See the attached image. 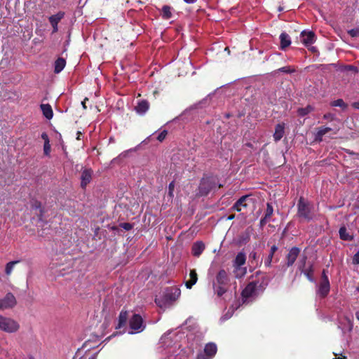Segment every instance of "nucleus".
Masks as SVG:
<instances>
[{"mask_svg":"<svg viewBox=\"0 0 359 359\" xmlns=\"http://www.w3.org/2000/svg\"><path fill=\"white\" fill-rule=\"evenodd\" d=\"M181 290L178 287H167L155 299L156 304L161 309L170 307L180 297Z\"/></svg>","mask_w":359,"mask_h":359,"instance_id":"f257e3e1","label":"nucleus"},{"mask_svg":"<svg viewBox=\"0 0 359 359\" xmlns=\"http://www.w3.org/2000/svg\"><path fill=\"white\" fill-rule=\"evenodd\" d=\"M20 324L15 320L0 315V330L14 333L19 330Z\"/></svg>","mask_w":359,"mask_h":359,"instance_id":"f03ea898","label":"nucleus"},{"mask_svg":"<svg viewBox=\"0 0 359 359\" xmlns=\"http://www.w3.org/2000/svg\"><path fill=\"white\" fill-rule=\"evenodd\" d=\"M217 180L215 177H208L203 178L198 187V194L201 196L208 195L212 190L216 188Z\"/></svg>","mask_w":359,"mask_h":359,"instance_id":"7ed1b4c3","label":"nucleus"},{"mask_svg":"<svg viewBox=\"0 0 359 359\" xmlns=\"http://www.w3.org/2000/svg\"><path fill=\"white\" fill-rule=\"evenodd\" d=\"M258 283L251 282L242 292V298L243 302H248L253 299L258 294Z\"/></svg>","mask_w":359,"mask_h":359,"instance_id":"20e7f679","label":"nucleus"},{"mask_svg":"<svg viewBox=\"0 0 359 359\" xmlns=\"http://www.w3.org/2000/svg\"><path fill=\"white\" fill-rule=\"evenodd\" d=\"M130 327L132 330L130 334L139 333L145 328L142 318L138 314H134L130 320Z\"/></svg>","mask_w":359,"mask_h":359,"instance_id":"39448f33","label":"nucleus"},{"mask_svg":"<svg viewBox=\"0 0 359 359\" xmlns=\"http://www.w3.org/2000/svg\"><path fill=\"white\" fill-rule=\"evenodd\" d=\"M245 260L246 257L243 252H239L236 255L233 262V266L235 267L234 273L236 274V277H241L245 273L246 269L245 268H241V266L245 263Z\"/></svg>","mask_w":359,"mask_h":359,"instance_id":"423d86ee","label":"nucleus"},{"mask_svg":"<svg viewBox=\"0 0 359 359\" xmlns=\"http://www.w3.org/2000/svg\"><path fill=\"white\" fill-rule=\"evenodd\" d=\"M298 215L299 217L310 220L313 218V214L311 211V208L303 198H300L298 203Z\"/></svg>","mask_w":359,"mask_h":359,"instance_id":"0eeeda50","label":"nucleus"},{"mask_svg":"<svg viewBox=\"0 0 359 359\" xmlns=\"http://www.w3.org/2000/svg\"><path fill=\"white\" fill-rule=\"evenodd\" d=\"M306 257H304L299 262V269L303 273L310 281H313V268L312 265L306 266Z\"/></svg>","mask_w":359,"mask_h":359,"instance_id":"6e6552de","label":"nucleus"},{"mask_svg":"<svg viewBox=\"0 0 359 359\" xmlns=\"http://www.w3.org/2000/svg\"><path fill=\"white\" fill-rule=\"evenodd\" d=\"M300 252V249L297 247L292 248L286 256V265L291 266L295 262Z\"/></svg>","mask_w":359,"mask_h":359,"instance_id":"1a4fd4ad","label":"nucleus"},{"mask_svg":"<svg viewBox=\"0 0 359 359\" xmlns=\"http://www.w3.org/2000/svg\"><path fill=\"white\" fill-rule=\"evenodd\" d=\"M301 41L306 46L313 44L316 39V35L313 32L303 31L301 33Z\"/></svg>","mask_w":359,"mask_h":359,"instance_id":"9d476101","label":"nucleus"},{"mask_svg":"<svg viewBox=\"0 0 359 359\" xmlns=\"http://www.w3.org/2000/svg\"><path fill=\"white\" fill-rule=\"evenodd\" d=\"M1 299V304H3L4 310L13 308L16 304V299L14 295L11 293H8L4 299Z\"/></svg>","mask_w":359,"mask_h":359,"instance_id":"9b49d317","label":"nucleus"},{"mask_svg":"<svg viewBox=\"0 0 359 359\" xmlns=\"http://www.w3.org/2000/svg\"><path fill=\"white\" fill-rule=\"evenodd\" d=\"M65 13L63 12H58L55 15L49 17L48 20L53 27V33L58 31L57 24L64 18Z\"/></svg>","mask_w":359,"mask_h":359,"instance_id":"f8f14e48","label":"nucleus"},{"mask_svg":"<svg viewBox=\"0 0 359 359\" xmlns=\"http://www.w3.org/2000/svg\"><path fill=\"white\" fill-rule=\"evenodd\" d=\"M330 292V282L327 277H325L323 280H322L318 290V293L323 297L327 295Z\"/></svg>","mask_w":359,"mask_h":359,"instance_id":"ddd939ff","label":"nucleus"},{"mask_svg":"<svg viewBox=\"0 0 359 359\" xmlns=\"http://www.w3.org/2000/svg\"><path fill=\"white\" fill-rule=\"evenodd\" d=\"M93 171L90 169H84L81 174V187L85 188L92 179Z\"/></svg>","mask_w":359,"mask_h":359,"instance_id":"4468645a","label":"nucleus"},{"mask_svg":"<svg viewBox=\"0 0 359 359\" xmlns=\"http://www.w3.org/2000/svg\"><path fill=\"white\" fill-rule=\"evenodd\" d=\"M217 348L215 344L208 343L204 348V353L207 356L206 359L212 358L217 353Z\"/></svg>","mask_w":359,"mask_h":359,"instance_id":"2eb2a0df","label":"nucleus"},{"mask_svg":"<svg viewBox=\"0 0 359 359\" xmlns=\"http://www.w3.org/2000/svg\"><path fill=\"white\" fill-rule=\"evenodd\" d=\"M285 133V124L279 123L276 125L275 128V132L273 133V139L276 142L280 140Z\"/></svg>","mask_w":359,"mask_h":359,"instance_id":"dca6fc26","label":"nucleus"},{"mask_svg":"<svg viewBox=\"0 0 359 359\" xmlns=\"http://www.w3.org/2000/svg\"><path fill=\"white\" fill-rule=\"evenodd\" d=\"M149 104L146 100H142L137 103L135 109L136 112L140 115L144 114L149 109Z\"/></svg>","mask_w":359,"mask_h":359,"instance_id":"f3484780","label":"nucleus"},{"mask_svg":"<svg viewBox=\"0 0 359 359\" xmlns=\"http://www.w3.org/2000/svg\"><path fill=\"white\" fill-rule=\"evenodd\" d=\"M189 277L190 279L185 282V285L187 289H191L198 280V276L196 270L192 269L190 271Z\"/></svg>","mask_w":359,"mask_h":359,"instance_id":"a211bd4d","label":"nucleus"},{"mask_svg":"<svg viewBox=\"0 0 359 359\" xmlns=\"http://www.w3.org/2000/svg\"><path fill=\"white\" fill-rule=\"evenodd\" d=\"M41 109L43 112V116L48 120L51 119L53 116L52 107L48 104H41Z\"/></svg>","mask_w":359,"mask_h":359,"instance_id":"6ab92c4d","label":"nucleus"},{"mask_svg":"<svg viewBox=\"0 0 359 359\" xmlns=\"http://www.w3.org/2000/svg\"><path fill=\"white\" fill-rule=\"evenodd\" d=\"M66 65V61L62 57L57 58L54 64V72L55 74L61 72Z\"/></svg>","mask_w":359,"mask_h":359,"instance_id":"aec40b11","label":"nucleus"},{"mask_svg":"<svg viewBox=\"0 0 359 359\" xmlns=\"http://www.w3.org/2000/svg\"><path fill=\"white\" fill-rule=\"evenodd\" d=\"M205 249V245L202 242H196L192 246V254L198 257L203 252Z\"/></svg>","mask_w":359,"mask_h":359,"instance_id":"412c9836","label":"nucleus"},{"mask_svg":"<svg viewBox=\"0 0 359 359\" xmlns=\"http://www.w3.org/2000/svg\"><path fill=\"white\" fill-rule=\"evenodd\" d=\"M216 280L219 285L226 284L228 282L227 273L223 269L220 270L216 276Z\"/></svg>","mask_w":359,"mask_h":359,"instance_id":"4be33fe9","label":"nucleus"},{"mask_svg":"<svg viewBox=\"0 0 359 359\" xmlns=\"http://www.w3.org/2000/svg\"><path fill=\"white\" fill-rule=\"evenodd\" d=\"M280 48L282 49H285V48L288 47L290 43V38L288 34L286 33H282L280 35Z\"/></svg>","mask_w":359,"mask_h":359,"instance_id":"5701e85b","label":"nucleus"},{"mask_svg":"<svg viewBox=\"0 0 359 359\" xmlns=\"http://www.w3.org/2000/svg\"><path fill=\"white\" fill-rule=\"evenodd\" d=\"M332 128L330 127H320L318 129L316 135V140L320 142L323 140V137L328 132L331 131Z\"/></svg>","mask_w":359,"mask_h":359,"instance_id":"b1692460","label":"nucleus"},{"mask_svg":"<svg viewBox=\"0 0 359 359\" xmlns=\"http://www.w3.org/2000/svg\"><path fill=\"white\" fill-rule=\"evenodd\" d=\"M248 198V196H243L240 198L237 202L232 207L233 210H236L238 212L241 210V206L245 207L246 204L245 203L246 199Z\"/></svg>","mask_w":359,"mask_h":359,"instance_id":"393cba45","label":"nucleus"},{"mask_svg":"<svg viewBox=\"0 0 359 359\" xmlns=\"http://www.w3.org/2000/svg\"><path fill=\"white\" fill-rule=\"evenodd\" d=\"M128 319V313L127 311H121L118 316V324L116 328H121L123 327Z\"/></svg>","mask_w":359,"mask_h":359,"instance_id":"a878e982","label":"nucleus"},{"mask_svg":"<svg viewBox=\"0 0 359 359\" xmlns=\"http://www.w3.org/2000/svg\"><path fill=\"white\" fill-rule=\"evenodd\" d=\"M273 209L272 205L270 203H267L266 205V210L265 213L264 217L261 220V224H264L266 222L267 219L271 217V216L273 215Z\"/></svg>","mask_w":359,"mask_h":359,"instance_id":"bb28decb","label":"nucleus"},{"mask_svg":"<svg viewBox=\"0 0 359 359\" xmlns=\"http://www.w3.org/2000/svg\"><path fill=\"white\" fill-rule=\"evenodd\" d=\"M278 250V248L276 246V245H273L271 248V250H270V253L268 256V257L266 259L265 262H264V264L266 266H271V262H272V259H273V255L274 253L276 252V251Z\"/></svg>","mask_w":359,"mask_h":359,"instance_id":"cd10ccee","label":"nucleus"},{"mask_svg":"<svg viewBox=\"0 0 359 359\" xmlns=\"http://www.w3.org/2000/svg\"><path fill=\"white\" fill-rule=\"evenodd\" d=\"M162 17L168 20L172 17V8L169 6H163L162 8Z\"/></svg>","mask_w":359,"mask_h":359,"instance_id":"c85d7f7f","label":"nucleus"},{"mask_svg":"<svg viewBox=\"0 0 359 359\" xmlns=\"http://www.w3.org/2000/svg\"><path fill=\"white\" fill-rule=\"evenodd\" d=\"M339 236L342 240L349 241L351 240V236L347 232L346 227L343 226L339 229Z\"/></svg>","mask_w":359,"mask_h":359,"instance_id":"c756f323","label":"nucleus"},{"mask_svg":"<svg viewBox=\"0 0 359 359\" xmlns=\"http://www.w3.org/2000/svg\"><path fill=\"white\" fill-rule=\"evenodd\" d=\"M313 110V108L311 106L309 105L305 108L299 109L298 114L299 116H304L308 114L309 113H310L311 111H312Z\"/></svg>","mask_w":359,"mask_h":359,"instance_id":"7c9ffc66","label":"nucleus"},{"mask_svg":"<svg viewBox=\"0 0 359 359\" xmlns=\"http://www.w3.org/2000/svg\"><path fill=\"white\" fill-rule=\"evenodd\" d=\"M331 105L333 107H339L342 109H345L347 107L346 104L341 99H338L332 102Z\"/></svg>","mask_w":359,"mask_h":359,"instance_id":"2f4dec72","label":"nucleus"},{"mask_svg":"<svg viewBox=\"0 0 359 359\" xmlns=\"http://www.w3.org/2000/svg\"><path fill=\"white\" fill-rule=\"evenodd\" d=\"M19 261H12L8 262L6 266V273L7 275H10L13 271L14 266Z\"/></svg>","mask_w":359,"mask_h":359,"instance_id":"473e14b6","label":"nucleus"},{"mask_svg":"<svg viewBox=\"0 0 359 359\" xmlns=\"http://www.w3.org/2000/svg\"><path fill=\"white\" fill-rule=\"evenodd\" d=\"M174 189H175V182H174V181H172L168 185V196L170 198H173V196H174Z\"/></svg>","mask_w":359,"mask_h":359,"instance_id":"72a5a7b5","label":"nucleus"},{"mask_svg":"<svg viewBox=\"0 0 359 359\" xmlns=\"http://www.w3.org/2000/svg\"><path fill=\"white\" fill-rule=\"evenodd\" d=\"M222 285H220L218 287H216L215 289V292L218 296H222L226 292V289L224 287H222Z\"/></svg>","mask_w":359,"mask_h":359,"instance_id":"f704fd0d","label":"nucleus"},{"mask_svg":"<svg viewBox=\"0 0 359 359\" xmlns=\"http://www.w3.org/2000/svg\"><path fill=\"white\" fill-rule=\"evenodd\" d=\"M348 33L352 37H356L359 36V27L355 29H352L348 31Z\"/></svg>","mask_w":359,"mask_h":359,"instance_id":"c9c22d12","label":"nucleus"},{"mask_svg":"<svg viewBox=\"0 0 359 359\" xmlns=\"http://www.w3.org/2000/svg\"><path fill=\"white\" fill-rule=\"evenodd\" d=\"M168 134V132L166 130H163V131H161L158 137H157V140L159 141V142H162L165 140L166 135Z\"/></svg>","mask_w":359,"mask_h":359,"instance_id":"e433bc0d","label":"nucleus"},{"mask_svg":"<svg viewBox=\"0 0 359 359\" xmlns=\"http://www.w3.org/2000/svg\"><path fill=\"white\" fill-rule=\"evenodd\" d=\"M44 154L48 156L50 152V142H44L43 145Z\"/></svg>","mask_w":359,"mask_h":359,"instance_id":"4c0bfd02","label":"nucleus"},{"mask_svg":"<svg viewBox=\"0 0 359 359\" xmlns=\"http://www.w3.org/2000/svg\"><path fill=\"white\" fill-rule=\"evenodd\" d=\"M353 263L354 264H359V250L354 255L353 257Z\"/></svg>","mask_w":359,"mask_h":359,"instance_id":"58836bf2","label":"nucleus"},{"mask_svg":"<svg viewBox=\"0 0 359 359\" xmlns=\"http://www.w3.org/2000/svg\"><path fill=\"white\" fill-rule=\"evenodd\" d=\"M323 118L327 120L332 121L334 118V115L330 113H327L323 116Z\"/></svg>","mask_w":359,"mask_h":359,"instance_id":"ea45409f","label":"nucleus"},{"mask_svg":"<svg viewBox=\"0 0 359 359\" xmlns=\"http://www.w3.org/2000/svg\"><path fill=\"white\" fill-rule=\"evenodd\" d=\"M121 226L122 228L127 231H129L132 229V224H130V223H123L121 224Z\"/></svg>","mask_w":359,"mask_h":359,"instance_id":"a19ab883","label":"nucleus"},{"mask_svg":"<svg viewBox=\"0 0 359 359\" xmlns=\"http://www.w3.org/2000/svg\"><path fill=\"white\" fill-rule=\"evenodd\" d=\"M346 319L347 320V329L351 330L353 328L352 319L350 318H346Z\"/></svg>","mask_w":359,"mask_h":359,"instance_id":"79ce46f5","label":"nucleus"},{"mask_svg":"<svg viewBox=\"0 0 359 359\" xmlns=\"http://www.w3.org/2000/svg\"><path fill=\"white\" fill-rule=\"evenodd\" d=\"M41 138L44 140V142H50L48 136L46 133L41 134Z\"/></svg>","mask_w":359,"mask_h":359,"instance_id":"37998d69","label":"nucleus"},{"mask_svg":"<svg viewBox=\"0 0 359 359\" xmlns=\"http://www.w3.org/2000/svg\"><path fill=\"white\" fill-rule=\"evenodd\" d=\"M279 71L280 72H290L291 71L289 69L288 67H282L280 69H279Z\"/></svg>","mask_w":359,"mask_h":359,"instance_id":"c03bdc74","label":"nucleus"},{"mask_svg":"<svg viewBox=\"0 0 359 359\" xmlns=\"http://www.w3.org/2000/svg\"><path fill=\"white\" fill-rule=\"evenodd\" d=\"M352 106L355 108V109H359V102H355L352 104Z\"/></svg>","mask_w":359,"mask_h":359,"instance_id":"a18cd8bd","label":"nucleus"},{"mask_svg":"<svg viewBox=\"0 0 359 359\" xmlns=\"http://www.w3.org/2000/svg\"><path fill=\"white\" fill-rule=\"evenodd\" d=\"M87 100H88V99L85 98L84 100L81 102L83 109H86V101H87Z\"/></svg>","mask_w":359,"mask_h":359,"instance_id":"49530a36","label":"nucleus"},{"mask_svg":"<svg viewBox=\"0 0 359 359\" xmlns=\"http://www.w3.org/2000/svg\"><path fill=\"white\" fill-rule=\"evenodd\" d=\"M186 3L187 4H193L194 3L195 1H196V0H184Z\"/></svg>","mask_w":359,"mask_h":359,"instance_id":"de8ad7c7","label":"nucleus"},{"mask_svg":"<svg viewBox=\"0 0 359 359\" xmlns=\"http://www.w3.org/2000/svg\"><path fill=\"white\" fill-rule=\"evenodd\" d=\"M310 50H311L312 52H316V47H314V46L311 47Z\"/></svg>","mask_w":359,"mask_h":359,"instance_id":"09e8293b","label":"nucleus"},{"mask_svg":"<svg viewBox=\"0 0 359 359\" xmlns=\"http://www.w3.org/2000/svg\"><path fill=\"white\" fill-rule=\"evenodd\" d=\"M355 317H356L357 320L359 321V311H357L355 313Z\"/></svg>","mask_w":359,"mask_h":359,"instance_id":"8fccbe9b","label":"nucleus"},{"mask_svg":"<svg viewBox=\"0 0 359 359\" xmlns=\"http://www.w3.org/2000/svg\"><path fill=\"white\" fill-rule=\"evenodd\" d=\"M325 277H327L325 273V271L323 272V276H322V280H323Z\"/></svg>","mask_w":359,"mask_h":359,"instance_id":"3c124183","label":"nucleus"},{"mask_svg":"<svg viewBox=\"0 0 359 359\" xmlns=\"http://www.w3.org/2000/svg\"><path fill=\"white\" fill-rule=\"evenodd\" d=\"M0 310H4L3 304H1V299H0Z\"/></svg>","mask_w":359,"mask_h":359,"instance_id":"603ef678","label":"nucleus"},{"mask_svg":"<svg viewBox=\"0 0 359 359\" xmlns=\"http://www.w3.org/2000/svg\"><path fill=\"white\" fill-rule=\"evenodd\" d=\"M255 256H256V253H253V254H252V257H253V258H255Z\"/></svg>","mask_w":359,"mask_h":359,"instance_id":"864d4df0","label":"nucleus"},{"mask_svg":"<svg viewBox=\"0 0 359 359\" xmlns=\"http://www.w3.org/2000/svg\"><path fill=\"white\" fill-rule=\"evenodd\" d=\"M89 359H95V356H92Z\"/></svg>","mask_w":359,"mask_h":359,"instance_id":"5fc2aeb1","label":"nucleus"},{"mask_svg":"<svg viewBox=\"0 0 359 359\" xmlns=\"http://www.w3.org/2000/svg\"><path fill=\"white\" fill-rule=\"evenodd\" d=\"M225 50H226V52H229V48H225Z\"/></svg>","mask_w":359,"mask_h":359,"instance_id":"6e6d98bb","label":"nucleus"},{"mask_svg":"<svg viewBox=\"0 0 359 359\" xmlns=\"http://www.w3.org/2000/svg\"><path fill=\"white\" fill-rule=\"evenodd\" d=\"M225 50H226V52H229V48H225Z\"/></svg>","mask_w":359,"mask_h":359,"instance_id":"4d7b16f0","label":"nucleus"},{"mask_svg":"<svg viewBox=\"0 0 359 359\" xmlns=\"http://www.w3.org/2000/svg\"><path fill=\"white\" fill-rule=\"evenodd\" d=\"M221 187H222V184H219V185H218V188H220Z\"/></svg>","mask_w":359,"mask_h":359,"instance_id":"13d9d810","label":"nucleus"},{"mask_svg":"<svg viewBox=\"0 0 359 359\" xmlns=\"http://www.w3.org/2000/svg\"><path fill=\"white\" fill-rule=\"evenodd\" d=\"M233 216L229 217V219H233Z\"/></svg>","mask_w":359,"mask_h":359,"instance_id":"bf43d9fd","label":"nucleus"}]
</instances>
